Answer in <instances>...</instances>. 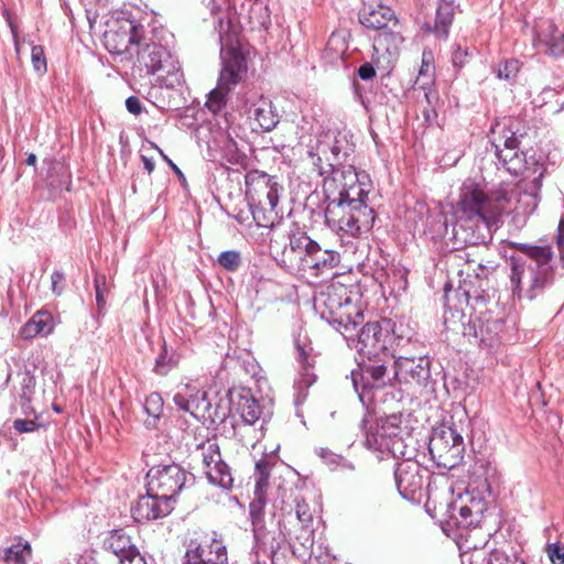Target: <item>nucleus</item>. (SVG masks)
<instances>
[{
  "label": "nucleus",
  "mask_w": 564,
  "mask_h": 564,
  "mask_svg": "<svg viewBox=\"0 0 564 564\" xmlns=\"http://www.w3.org/2000/svg\"><path fill=\"white\" fill-rule=\"evenodd\" d=\"M371 189L369 176L357 172L352 165L334 170L324 178L326 196L325 223L337 234L360 237L368 234L376 219L375 210L367 204Z\"/></svg>",
  "instance_id": "f257e3e1"
},
{
  "label": "nucleus",
  "mask_w": 564,
  "mask_h": 564,
  "mask_svg": "<svg viewBox=\"0 0 564 564\" xmlns=\"http://www.w3.org/2000/svg\"><path fill=\"white\" fill-rule=\"evenodd\" d=\"M517 249L525 258H510V283L518 297L534 300L554 280L553 251L550 246L519 243Z\"/></svg>",
  "instance_id": "f03ea898"
},
{
  "label": "nucleus",
  "mask_w": 564,
  "mask_h": 564,
  "mask_svg": "<svg viewBox=\"0 0 564 564\" xmlns=\"http://www.w3.org/2000/svg\"><path fill=\"white\" fill-rule=\"evenodd\" d=\"M495 154L499 163L512 175H522L523 182H530V192H524L518 199L519 205H525L523 213H531L538 205V194L545 172L542 155L528 156L518 151L519 140L513 132L503 135L502 140L494 142Z\"/></svg>",
  "instance_id": "7ed1b4c3"
},
{
  "label": "nucleus",
  "mask_w": 564,
  "mask_h": 564,
  "mask_svg": "<svg viewBox=\"0 0 564 564\" xmlns=\"http://www.w3.org/2000/svg\"><path fill=\"white\" fill-rule=\"evenodd\" d=\"M352 291L341 283H330L314 297V308L341 335L349 337L362 322L361 310L354 303Z\"/></svg>",
  "instance_id": "20e7f679"
},
{
  "label": "nucleus",
  "mask_w": 564,
  "mask_h": 564,
  "mask_svg": "<svg viewBox=\"0 0 564 564\" xmlns=\"http://www.w3.org/2000/svg\"><path fill=\"white\" fill-rule=\"evenodd\" d=\"M134 57L132 72L139 77L155 75L156 82L166 88L183 82L180 62L166 46L143 36Z\"/></svg>",
  "instance_id": "39448f33"
},
{
  "label": "nucleus",
  "mask_w": 564,
  "mask_h": 564,
  "mask_svg": "<svg viewBox=\"0 0 564 564\" xmlns=\"http://www.w3.org/2000/svg\"><path fill=\"white\" fill-rule=\"evenodd\" d=\"M368 423V419L362 421L365 445L369 449L389 453L393 457H405V445L402 438L403 430L399 415L379 417L369 427H367Z\"/></svg>",
  "instance_id": "423d86ee"
},
{
  "label": "nucleus",
  "mask_w": 564,
  "mask_h": 564,
  "mask_svg": "<svg viewBox=\"0 0 564 564\" xmlns=\"http://www.w3.org/2000/svg\"><path fill=\"white\" fill-rule=\"evenodd\" d=\"M511 200L505 194H492L487 196L481 189L475 187H464L460 194L457 209L466 218H477L486 223L494 224L497 217L506 209V204Z\"/></svg>",
  "instance_id": "0eeeda50"
},
{
  "label": "nucleus",
  "mask_w": 564,
  "mask_h": 564,
  "mask_svg": "<svg viewBox=\"0 0 564 564\" xmlns=\"http://www.w3.org/2000/svg\"><path fill=\"white\" fill-rule=\"evenodd\" d=\"M143 36L142 26L124 17L109 18L102 34L105 47L110 53L129 59L134 57V50L141 45Z\"/></svg>",
  "instance_id": "6e6552de"
},
{
  "label": "nucleus",
  "mask_w": 564,
  "mask_h": 564,
  "mask_svg": "<svg viewBox=\"0 0 564 564\" xmlns=\"http://www.w3.org/2000/svg\"><path fill=\"white\" fill-rule=\"evenodd\" d=\"M221 59L223 69L219 75L218 86L210 91L207 101L208 108L214 112L220 110L226 95L241 80L242 75L248 69L246 56L234 46L223 51Z\"/></svg>",
  "instance_id": "1a4fd4ad"
},
{
  "label": "nucleus",
  "mask_w": 564,
  "mask_h": 564,
  "mask_svg": "<svg viewBox=\"0 0 564 564\" xmlns=\"http://www.w3.org/2000/svg\"><path fill=\"white\" fill-rule=\"evenodd\" d=\"M429 451L437 465L452 469L463 459V436L454 426L441 425L433 430Z\"/></svg>",
  "instance_id": "9d476101"
},
{
  "label": "nucleus",
  "mask_w": 564,
  "mask_h": 564,
  "mask_svg": "<svg viewBox=\"0 0 564 564\" xmlns=\"http://www.w3.org/2000/svg\"><path fill=\"white\" fill-rule=\"evenodd\" d=\"M148 492L161 498H167L174 502L175 496L193 482V475L180 465L171 464L152 467L147 474Z\"/></svg>",
  "instance_id": "9b49d317"
},
{
  "label": "nucleus",
  "mask_w": 564,
  "mask_h": 564,
  "mask_svg": "<svg viewBox=\"0 0 564 564\" xmlns=\"http://www.w3.org/2000/svg\"><path fill=\"white\" fill-rule=\"evenodd\" d=\"M312 250H316V241L305 232H294L289 236V242L280 252L276 251L275 260L289 272H307V263Z\"/></svg>",
  "instance_id": "f8f14e48"
},
{
  "label": "nucleus",
  "mask_w": 564,
  "mask_h": 564,
  "mask_svg": "<svg viewBox=\"0 0 564 564\" xmlns=\"http://www.w3.org/2000/svg\"><path fill=\"white\" fill-rule=\"evenodd\" d=\"M248 203L268 205L274 210L279 203L280 185L264 172L251 171L246 175Z\"/></svg>",
  "instance_id": "ddd939ff"
},
{
  "label": "nucleus",
  "mask_w": 564,
  "mask_h": 564,
  "mask_svg": "<svg viewBox=\"0 0 564 564\" xmlns=\"http://www.w3.org/2000/svg\"><path fill=\"white\" fill-rule=\"evenodd\" d=\"M459 260L464 263L458 271L459 290L467 296H477L478 289L481 288L480 282L488 278L489 273L494 270L492 265L484 264L481 259H478L474 252L460 251L457 254Z\"/></svg>",
  "instance_id": "4468645a"
},
{
  "label": "nucleus",
  "mask_w": 564,
  "mask_h": 564,
  "mask_svg": "<svg viewBox=\"0 0 564 564\" xmlns=\"http://www.w3.org/2000/svg\"><path fill=\"white\" fill-rule=\"evenodd\" d=\"M173 401L180 410L189 413L200 422H213L215 420L212 403L207 400V393L192 384L186 383L181 387L174 394Z\"/></svg>",
  "instance_id": "2eb2a0df"
},
{
  "label": "nucleus",
  "mask_w": 564,
  "mask_h": 564,
  "mask_svg": "<svg viewBox=\"0 0 564 564\" xmlns=\"http://www.w3.org/2000/svg\"><path fill=\"white\" fill-rule=\"evenodd\" d=\"M200 454L208 481L223 489L231 488L234 478L229 466L221 458L218 444L215 442L203 444Z\"/></svg>",
  "instance_id": "dca6fc26"
},
{
  "label": "nucleus",
  "mask_w": 564,
  "mask_h": 564,
  "mask_svg": "<svg viewBox=\"0 0 564 564\" xmlns=\"http://www.w3.org/2000/svg\"><path fill=\"white\" fill-rule=\"evenodd\" d=\"M242 108L250 120L263 131L273 130L279 123V115L270 99L257 93L242 97Z\"/></svg>",
  "instance_id": "f3484780"
},
{
  "label": "nucleus",
  "mask_w": 564,
  "mask_h": 564,
  "mask_svg": "<svg viewBox=\"0 0 564 564\" xmlns=\"http://www.w3.org/2000/svg\"><path fill=\"white\" fill-rule=\"evenodd\" d=\"M264 507L265 499L263 496H254L249 505V517L252 524L253 536L256 540V545L259 550L263 552L270 551L271 553H275L280 549L281 542L278 541L264 525Z\"/></svg>",
  "instance_id": "a211bd4d"
},
{
  "label": "nucleus",
  "mask_w": 564,
  "mask_h": 564,
  "mask_svg": "<svg viewBox=\"0 0 564 564\" xmlns=\"http://www.w3.org/2000/svg\"><path fill=\"white\" fill-rule=\"evenodd\" d=\"M390 333L379 322L367 323L358 334L356 349L368 359L376 358L387 349Z\"/></svg>",
  "instance_id": "6ab92c4d"
},
{
  "label": "nucleus",
  "mask_w": 564,
  "mask_h": 564,
  "mask_svg": "<svg viewBox=\"0 0 564 564\" xmlns=\"http://www.w3.org/2000/svg\"><path fill=\"white\" fill-rule=\"evenodd\" d=\"M394 377L400 382H415L425 386L431 378V362L425 356L410 358L400 356L394 359Z\"/></svg>",
  "instance_id": "aec40b11"
},
{
  "label": "nucleus",
  "mask_w": 564,
  "mask_h": 564,
  "mask_svg": "<svg viewBox=\"0 0 564 564\" xmlns=\"http://www.w3.org/2000/svg\"><path fill=\"white\" fill-rule=\"evenodd\" d=\"M295 349V359L300 369L294 382V389L297 392L296 402L299 403L305 399V391L316 381V375L314 373L315 355L310 344H302L300 340H296Z\"/></svg>",
  "instance_id": "412c9836"
},
{
  "label": "nucleus",
  "mask_w": 564,
  "mask_h": 564,
  "mask_svg": "<svg viewBox=\"0 0 564 564\" xmlns=\"http://www.w3.org/2000/svg\"><path fill=\"white\" fill-rule=\"evenodd\" d=\"M184 564H227L228 556L224 543L213 538L204 540L194 549L186 551Z\"/></svg>",
  "instance_id": "4be33fe9"
},
{
  "label": "nucleus",
  "mask_w": 564,
  "mask_h": 564,
  "mask_svg": "<svg viewBox=\"0 0 564 564\" xmlns=\"http://www.w3.org/2000/svg\"><path fill=\"white\" fill-rule=\"evenodd\" d=\"M174 509V502L147 491L132 508V516L138 522L152 521L166 517Z\"/></svg>",
  "instance_id": "5701e85b"
},
{
  "label": "nucleus",
  "mask_w": 564,
  "mask_h": 564,
  "mask_svg": "<svg viewBox=\"0 0 564 564\" xmlns=\"http://www.w3.org/2000/svg\"><path fill=\"white\" fill-rule=\"evenodd\" d=\"M394 478L399 494L406 500L413 499L415 492L422 488L420 466L409 458L398 464Z\"/></svg>",
  "instance_id": "b1692460"
},
{
  "label": "nucleus",
  "mask_w": 564,
  "mask_h": 564,
  "mask_svg": "<svg viewBox=\"0 0 564 564\" xmlns=\"http://www.w3.org/2000/svg\"><path fill=\"white\" fill-rule=\"evenodd\" d=\"M398 20L393 10L383 4L364 6L359 12V22L367 29L383 30Z\"/></svg>",
  "instance_id": "393cba45"
},
{
  "label": "nucleus",
  "mask_w": 564,
  "mask_h": 564,
  "mask_svg": "<svg viewBox=\"0 0 564 564\" xmlns=\"http://www.w3.org/2000/svg\"><path fill=\"white\" fill-rule=\"evenodd\" d=\"M340 262V256L334 250H323L316 242V250H312L310 254L307 271L315 276H323L332 274Z\"/></svg>",
  "instance_id": "a878e982"
},
{
  "label": "nucleus",
  "mask_w": 564,
  "mask_h": 564,
  "mask_svg": "<svg viewBox=\"0 0 564 564\" xmlns=\"http://www.w3.org/2000/svg\"><path fill=\"white\" fill-rule=\"evenodd\" d=\"M380 32L373 40V47L377 52H386L390 56L399 52L403 43V25L398 20H394L388 29L379 30Z\"/></svg>",
  "instance_id": "bb28decb"
},
{
  "label": "nucleus",
  "mask_w": 564,
  "mask_h": 564,
  "mask_svg": "<svg viewBox=\"0 0 564 564\" xmlns=\"http://www.w3.org/2000/svg\"><path fill=\"white\" fill-rule=\"evenodd\" d=\"M307 153L321 175H330L333 161L329 130L318 137L315 147H312Z\"/></svg>",
  "instance_id": "cd10ccee"
},
{
  "label": "nucleus",
  "mask_w": 564,
  "mask_h": 564,
  "mask_svg": "<svg viewBox=\"0 0 564 564\" xmlns=\"http://www.w3.org/2000/svg\"><path fill=\"white\" fill-rule=\"evenodd\" d=\"M329 137L333 161L330 163V175H333L334 170H341L339 165L354 151V143L349 140L348 133L338 130H329Z\"/></svg>",
  "instance_id": "c85d7f7f"
},
{
  "label": "nucleus",
  "mask_w": 564,
  "mask_h": 564,
  "mask_svg": "<svg viewBox=\"0 0 564 564\" xmlns=\"http://www.w3.org/2000/svg\"><path fill=\"white\" fill-rule=\"evenodd\" d=\"M462 564H525V562L517 557L510 558L499 551L487 553L482 549H476L470 553L462 554Z\"/></svg>",
  "instance_id": "c756f323"
},
{
  "label": "nucleus",
  "mask_w": 564,
  "mask_h": 564,
  "mask_svg": "<svg viewBox=\"0 0 564 564\" xmlns=\"http://www.w3.org/2000/svg\"><path fill=\"white\" fill-rule=\"evenodd\" d=\"M54 329L53 316L48 312L40 311L23 325L20 335L24 339H32L39 335L47 336Z\"/></svg>",
  "instance_id": "7c9ffc66"
},
{
  "label": "nucleus",
  "mask_w": 564,
  "mask_h": 564,
  "mask_svg": "<svg viewBox=\"0 0 564 564\" xmlns=\"http://www.w3.org/2000/svg\"><path fill=\"white\" fill-rule=\"evenodd\" d=\"M539 42L546 47L553 56L564 55V32L560 31L552 22H547L538 34Z\"/></svg>",
  "instance_id": "2f4dec72"
},
{
  "label": "nucleus",
  "mask_w": 564,
  "mask_h": 564,
  "mask_svg": "<svg viewBox=\"0 0 564 564\" xmlns=\"http://www.w3.org/2000/svg\"><path fill=\"white\" fill-rule=\"evenodd\" d=\"M454 18V0H441L436 10V18L433 29L429 28L430 31L434 32L438 37H446L448 29L452 25Z\"/></svg>",
  "instance_id": "473e14b6"
},
{
  "label": "nucleus",
  "mask_w": 564,
  "mask_h": 564,
  "mask_svg": "<svg viewBox=\"0 0 564 564\" xmlns=\"http://www.w3.org/2000/svg\"><path fill=\"white\" fill-rule=\"evenodd\" d=\"M106 547L111 551L118 560L123 558V555H130L139 551L132 543L129 535L122 530L112 531L105 541Z\"/></svg>",
  "instance_id": "72a5a7b5"
},
{
  "label": "nucleus",
  "mask_w": 564,
  "mask_h": 564,
  "mask_svg": "<svg viewBox=\"0 0 564 564\" xmlns=\"http://www.w3.org/2000/svg\"><path fill=\"white\" fill-rule=\"evenodd\" d=\"M237 408L242 421L248 425H253L261 417L262 409L249 391L239 395Z\"/></svg>",
  "instance_id": "f704fd0d"
},
{
  "label": "nucleus",
  "mask_w": 564,
  "mask_h": 564,
  "mask_svg": "<svg viewBox=\"0 0 564 564\" xmlns=\"http://www.w3.org/2000/svg\"><path fill=\"white\" fill-rule=\"evenodd\" d=\"M163 405L164 402L160 393L152 392L147 397L143 408L149 415V419L145 421L148 427L156 426V423L163 413Z\"/></svg>",
  "instance_id": "c9c22d12"
},
{
  "label": "nucleus",
  "mask_w": 564,
  "mask_h": 564,
  "mask_svg": "<svg viewBox=\"0 0 564 564\" xmlns=\"http://www.w3.org/2000/svg\"><path fill=\"white\" fill-rule=\"evenodd\" d=\"M180 362V356L173 351L169 350L166 345L164 344L162 347V351L155 359L153 371L159 376L167 375L173 368H175Z\"/></svg>",
  "instance_id": "e433bc0d"
},
{
  "label": "nucleus",
  "mask_w": 564,
  "mask_h": 564,
  "mask_svg": "<svg viewBox=\"0 0 564 564\" xmlns=\"http://www.w3.org/2000/svg\"><path fill=\"white\" fill-rule=\"evenodd\" d=\"M30 557L31 546L28 542L13 544L4 552L6 564H28Z\"/></svg>",
  "instance_id": "4c0bfd02"
},
{
  "label": "nucleus",
  "mask_w": 564,
  "mask_h": 564,
  "mask_svg": "<svg viewBox=\"0 0 564 564\" xmlns=\"http://www.w3.org/2000/svg\"><path fill=\"white\" fill-rule=\"evenodd\" d=\"M316 454L332 470H335L339 467L348 470L355 469L352 463L348 462L343 456L333 453L328 448L319 447L316 449Z\"/></svg>",
  "instance_id": "58836bf2"
},
{
  "label": "nucleus",
  "mask_w": 564,
  "mask_h": 564,
  "mask_svg": "<svg viewBox=\"0 0 564 564\" xmlns=\"http://www.w3.org/2000/svg\"><path fill=\"white\" fill-rule=\"evenodd\" d=\"M295 516L302 525L303 530L308 529L314 518V510L311 509L310 505L299 494L293 497Z\"/></svg>",
  "instance_id": "ea45409f"
},
{
  "label": "nucleus",
  "mask_w": 564,
  "mask_h": 564,
  "mask_svg": "<svg viewBox=\"0 0 564 564\" xmlns=\"http://www.w3.org/2000/svg\"><path fill=\"white\" fill-rule=\"evenodd\" d=\"M265 206L267 205L248 203L252 220L256 223V225L262 228H271L273 227V210L270 208L267 210Z\"/></svg>",
  "instance_id": "a19ab883"
},
{
  "label": "nucleus",
  "mask_w": 564,
  "mask_h": 564,
  "mask_svg": "<svg viewBox=\"0 0 564 564\" xmlns=\"http://www.w3.org/2000/svg\"><path fill=\"white\" fill-rule=\"evenodd\" d=\"M520 70L518 59H508L497 69V77L507 82L513 80Z\"/></svg>",
  "instance_id": "79ce46f5"
},
{
  "label": "nucleus",
  "mask_w": 564,
  "mask_h": 564,
  "mask_svg": "<svg viewBox=\"0 0 564 564\" xmlns=\"http://www.w3.org/2000/svg\"><path fill=\"white\" fill-rule=\"evenodd\" d=\"M240 253L235 250L224 251L218 257V263L226 270L234 271L240 264Z\"/></svg>",
  "instance_id": "37998d69"
},
{
  "label": "nucleus",
  "mask_w": 564,
  "mask_h": 564,
  "mask_svg": "<svg viewBox=\"0 0 564 564\" xmlns=\"http://www.w3.org/2000/svg\"><path fill=\"white\" fill-rule=\"evenodd\" d=\"M544 553L552 564H564V544L549 543L544 547Z\"/></svg>",
  "instance_id": "c03bdc74"
},
{
  "label": "nucleus",
  "mask_w": 564,
  "mask_h": 564,
  "mask_svg": "<svg viewBox=\"0 0 564 564\" xmlns=\"http://www.w3.org/2000/svg\"><path fill=\"white\" fill-rule=\"evenodd\" d=\"M32 65L36 73L44 74L47 69L46 58L42 46L34 45L31 52Z\"/></svg>",
  "instance_id": "a18cd8bd"
},
{
  "label": "nucleus",
  "mask_w": 564,
  "mask_h": 564,
  "mask_svg": "<svg viewBox=\"0 0 564 564\" xmlns=\"http://www.w3.org/2000/svg\"><path fill=\"white\" fill-rule=\"evenodd\" d=\"M365 372L368 373L373 379V382L377 386H380L383 383V378L387 372V367L383 364L371 365L365 369Z\"/></svg>",
  "instance_id": "49530a36"
},
{
  "label": "nucleus",
  "mask_w": 564,
  "mask_h": 564,
  "mask_svg": "<svg viewBox=\"0 0 564 564\" xmlns=\"http://www.w3.org/2000/svg\"><path fill=\"white\" fill-rule=\"evenodd\" d=\"M65 276L61 271H54L51 275V289L55 295H61L64 290Z\"/></svg>",
  "instance_id": "de8ad7c7"
},
{
  "label": "nucleus",
  "mask_w": 564,
  "mask_h": 564,
  "mask_svg": "<svg viewBox=\"0 0 564 564\" xmlns=\"http://www.w3.org/2000/svg\"><path fill=\"white\" fill-rule=\"evenodd\" d=\"M481 512V509H478L476 511L473 510L469 506H460L459 507V516L462 518V524L463 525H469L473 524L474 520L471 519L475 514H479Z\"/></svg>",
  "instance_id": "09e8293b"
},
{
  "label": "nucleus",
  "mask_w": 564,
  "mask_h": 564,
  "mask_svg": "<svg viewBox=\"0 0 564 564\" xmlns=\"http://www.w3.org/2000/svg\"><path fill=\"white\" fill-rule=\"evenodd\" d=\"M13 426L19 433H29L35 431L37 424L32 420L17 419L13 422Z\"/></svg>",
  "instance_id": "8fccbe9b"
},
{
  "label": "nucleus",
  "mask_w": 564,
  "mask_h": 564,
  "mask_svg": "<svg viewBox=\"0 0 564 564\" xmlns=\"http://www.w3.org/2000/svg\"><path fill=\"white\" fill-rule=\"evenodd\" d=\"M270 475H257L256 486H254V496L256 497H264L265 488L268 486V479Z\"/></svg>",
  "instance_id": "3c124183"
},
{
  "label": "nucleus",
  "mask_w": 564,
  "mask_h": 564,
  "mask_svg": "<svg viewBox=\"0 0 564 564\" xmlns=\"http://www.w3.org/2000/svg\"><path fill=\"white\" fill-rule=\"evenodd\" d=\"M126 107H127V110L133 115H139L142 111L141 101L139 98H137L134 96H130L129 98H127Z\"/></svg>",
  "instance_id": "603ef678"
},
{
  "label": "nucleus",
  "mask_w": 564,
  "mask_h": 564,
  "mask_svg": "<svg viewBox=\"0 0 564 564\" xmlns=\"http://www.w3.org/2000/svg\"><path fill=\"white\" fill-rule=\"evenodd\" d=\"M119 564H147V561L140 552L137 551L133 554L123 555V558L119 560Z\"/></svg>",
  "instance_id": "864d4df0"
},
{
  "label": "nucleus",
  "mask_w": 564,
  "mask_h": 564,
  "mask_svg": "<svg viewBox=\"0 0 564 564\" xmlns=\"http://www.w3.org/2000/svg\"><path fill=\"white\" fill-rule=\"evenodd\" d=\"M152 147L160 153L161 158L167 163V165L173 170V172L180 177L184 178L183 172L178 169V166L154 143H151Z\"/></svg>",
  "instance_id": "5fc2aeb1"
},
{
  "label": "nucleus",
  "mask_w": 564,
  "mask_h": 564,
  "mask_svg": "<svg viewBox=\"0 0 564 564\" xmlns=\"http://www.w3.org/2000/svg\"><path fill=\"white\" fill-rule=\"evenodd\" d=\"M430 58H431V53L424 52L423 56H422V66L419 72V77L416 79V83H419L427 73H430V70L432 68V66L430 64Z\"/></svg>",
  "instance_id": "6e6d98bb"
},
{
  "label": "nucleus",
  "mask_w": 564,
  "mask_h": 564,
  "mask_svg": "<svg viewBox=\"0 0 564 564\" xmlns=\"http://www.w3.org/2000/svg\"><path fill=\"white\" fill-rule=\"evenodd\" d=\"M358 75L361 79L368 80V79H371L376 75V72H375V68L372 67V65L366 63L359 67Z\"/></svg>",
  "instance_id": "4d7b16f0"
},
{
  "label": "nucleus",
  "mask_w": 564,
  "mask_h": 564,
  "mask_svg": "<svg viewBox=\"0 0 564 564\" xmlns=\"http://www.w3.org/2000/svg\"><path fill=\"white\" fill-rule=\"evenodd\" d=\"M467 56V51L463 50L460 46L453 52V63L455 66H463L465 62V57Z\"/></svg>",
  "instance_id": "13d9d810"
},
{
  "label": "nucleus",
  "mask_w": 564,
  "mask_h": 564,
  "mask_svg": "<svg viewBox=\"0 0 564 564\" xmlns=\"http://www.w3.org/2000/svg\"><path fill=\"white\" fill-rule=\"evenodd\" d=\"M24 387H23V392L21 394V397L23 399H25L26 401H30L31 400V388L34 386V382H33V379L32 378H26L24 379Z\"/></svg>",
  "instance_id": "bf43d9fd"
},
{
  "label": "nucleus",
  "mask_w": 564,
  "mask_h": 564,
  "mask_svg": "<svg viewBox=\"0 0 564 564\" xmlns=\"http://www.w3.org/2000/svg\"><path fill=\"white\" fill-rule=\"evenodd\" d=\"M257 475H270V466L269 463L264 459L259 460L256 464Z\"/></svg>",
  "instance_id": "052dcab7"
},
{
  "label": "nucleus",
  "mask_w": 564,
  "mask_h": 564,
  "mask_svg": "<svg viewBox=\"0 0 564 564\" xmlns=\"http://www.w3.org/2000/svg\"><path fill=\"white\" fill-rule=\"evenodd\" d=\"M95 288H96L97 305H98L99 308H101L105 305V300H104V295H102V292H101V289H100V285H99V279L95 280Z\"/></svg>",
  "instance_id": "680f3d73"
},
{
  "label": "nucleus",
  "mask_w": 564,
  "mask_h": 564,
  "mask_svg": "<svg viewBox=\"0 0 564 564\" xmlns=\"http://www.w3.org/2000/svg\"><path fill=\"white\" fill-rule=\"evenodd\" d=\"M250 210L249 212H243V210H240L238 212L234 217L235 219L241 224V225H248L249 224V219H250V215H249Z\"/></svg>",
  "instance_id": "e2e57ef3"
},
{
  "label": "nucleus",
  "mask_w": 564,
  "mask_h": 564,
  "mask_svg": "<svg viewBox=\"0 0 564 564\" xmlns=\"http://www.w3.org/2000/svg\"><path fill=\"white\" fill-rule=\"evenodd\" d=\"M143 162V167L148 171V173H152L154 171L155 164L154 161L150 158H147L144 155L141 156Z\"/></svg>",
  "instance_id": "0e129e2a"
},
{
  "label": "nucleus",
  "mask_w": 564,
  "mask_h": 564,
  "mask_svg": "<svg viewBox=\"0 0 564 564\" xmlns=\"http://www.w3.org/2000/svg\"><path fill=\"white\" fill-rule=\"evenodd\" d=\"M557 245L560 248L564 246V219H561L558 224Z\"/></svg>",
  "instance_id": "69168bd1"
},
{
  "label": "nucleus",
  "mask_w": 564,
  "mask_h": 564,
  "mask_svg": "<svg viewBox=\"0 0 564 564\" xmlns=\"http://www.w3.org/2000/svg\"><path fill=\"white\" fill-rule=\"evenodd\" d=\"M37 158L34 153H30L26 158V164L34 166L36 164Z\"/></svg>",
  "instance_id": "338daca9"
},
{
  "label": "nucleus",
  "mask_w": 564,
  "mask_h": 564,
  "mask_svg": "<svg viewBox=\"0 0 564 564\" xmlns=\"http://www.w3.org/2000/svg\"><path fill=\"white\" fill-rule=\"evenodd\" d=\"M302 545L305 547V549H310L313 546V538L311 536V534H308L304 542H302Z\"/></svg>",
  "instance_id": "774afa93"
}]
</instances>
